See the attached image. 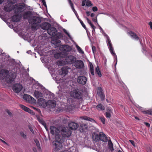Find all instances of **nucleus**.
<instances>
[{
	"label": "nucleus",
	"instance_id": "nucleus-1",
	"mask_svg": "<svg viewBox=\"0 0 152 152\" xmlns=\"http://www.w3.org/2000/svg\"><path fill=\"white\" fill-rule=\"evenodd\" d=\"M72 132L68 128H63L59 134V139L58 141L53 142V145L55 147L54 151L58 150L62 146V143L64 141V138L69 137L71 135Z\"/></svg>",
	"mask_w": 152,
	"mask_h": 152
},
{
	"label": "nucleus",
	"instance_id": "nucleus-2",
	"mask_svg": "<svg viewBox=\"0 0 152 152\" xmlns=\"http://www.w3.org/2000/svg\"><path fill=\"white\" fill-rule=\"evenodd\" d=\"M16 77L15 73H9L8 70L2 69L0 71V79L3 80L5 78L6 81L7 83H12Z\"/></svg>",
	"mask_w": 152,
	"mask_h": 152
},
{
	"label": "nucleus",
	"instance_id": "nucleus-3",
	"mask_svg": "<svg viewBox=\"0 0 152 152\" xmlns=\"http://www.w3.org/2000/svg\"><path fill=\"white\" fill-rule=\"evenodd\" d=\"M41 19L38 16H33L29 20V22L31 24V28L34 30H37L39 27Z\"/></svg>",
	"mask_w": 152,
	"mask_h": 152
},
{
	"label": "nucleus",
	"instance_id": "nucleus-4",
	"mask_svg": "<svg viewBox=\"0 0 152 152\" xmlns=\"http://www.w3.org/2000/svg\"><path fill=\"white\" fill-rule=\"evenodd\" d=\"M93 139L96 141L101 140L106 142L108 141V139L106 135L103 132H101L99 134H95L92 136Z\"/></svg>",
	"mask_w": 152,
	"mask_h": 152
},
{
	"label": "nucleus",
	"instance_id": "nucleus-5",
	"mask_svg": "<svg viewBox=\"0 0 152 152\" xmlns=\"http://www.w3.org/2000/svg\"><path fill=\"white\" fill-rule=\"evenodd\" d=\"M13 10L15 13L19 14L25 10L26 8V6L24 3L16 4L13 5Z\"/></svg>",
	"mask_w": 152,
	"mask_h": 152
},
{
	"label": "nucleus",
	"instance_id": "nucleus-6",
	"mask_svg": "<svg viewBox=\"0 0 152 152\" xmlns=\"http://www.w3.org/2000/svg\"><path fill=\"white\" fill-rule=\"evenodd\" d=\"M50 129L51 134L55 136V140L53 142L58 141L59 139L60 130L57 128L53 126H50Z\"/></svg>",
	"mask_w": 152,
	"mask_h": 152
},
{
	"label": "nucleus",
	"instance_id": "nucleus-7",
	"mask_svg": "<svg viewBox=\"0 0 152 152\" xmlns=\"http://www.w3.org/2000/svg\"><path fill=\"white\" fill-rule=\"evenodd\" d=\"M48 34L50 36H54L55 37H58V38H61L62 36L61 34H58V36H57L58 34H56L57 31L55 28L53 27H50L47 31Z\"/></svg>",
	"mask_w": 152,
	"mask_h": 152
},
{
	"label": "nucleus",
	"instance_id": "nucleus-8",
	"mask_svg": "<svg viewBox=\"0 0 152 152\" xmlns=\"http://www.w3.org/2000/svg\"><path fill=\"white\" fill-rule=\"evenodd\" d=\"M70 95L71 97L77 99H80L82 97L81 92L76 90L71 91L70 92Z\"/></svg>",
	"mask_w": 152,
	"mask_h": 152
},
{
	"label": "nucleus",
	"instance_id": "nucleus-9",
	"mask_svg": "<svg viewBox=\"0 0 152 152\" xmlns=\"http://www.w3.org/2000/svg\"><path fill=\"white\" fill-rule=\"evenodd\" d=\"M23 98L29 103L32 104H34L36 103V100L35 99L30 95L24 94L23 96Z\"/></svg>",
	"mask_w": 152,
	"mask_h": 152
},
{
	"label": "nucleus",
	"instance_id": "nucleus-10",
	"mask_svg": "<svg viewBox=\"0 0 152 152\" xmlns=\"http://www.w3.org/2000/svg\"><path fill=\"white\" fill-rule=\"evenodd\" d=\"M87 78L83 76H78L77 78V81L79 84L84 85L86 82Z\"/></svg>",
	"mask_w": 152,
	"mask_h": 152
},
{
	"label": "nucleus",
	"instance_id": "nucleus-11",
	"mask_svg": "<svg viewBox=\"0 0 152 152\" xmlns=\"http://www.w3.org/2000/svg\"><path fill=\"white\" fill-rule=\"evenodd\" d=\"M60 50L65 52L70 51L72 49L71 47L68 45H61L59 47Z\"/></svg>",
	"mask_w": 152,
	"mask_h": 152
},
{
	"label": "nucleus",
	"instance_id": "nucleus-12",
	"mask_svg": "<svg viewBox=\"0 0 152 152\" xmlns=\"http://www.w3.org/2000/svg\"><path fill=\"white\" fill-rule=\"evenodd\" d=\"M22 86L21 84H16L13 85L12 88L15 92L18 93L22 90Z\"/></svg>",
	"mask_w": 152,
	"mask_h": 152
},
{
	"label": "nucleus",
	"instance_id": "nucleus-13",
	"mask_svg": "<svg viewBox=\"0 0 152 152\" xmlns=\"http://www.w3.org/2000/svg\"><path fill=\"white\" fill-rule=\"evenodd\" d=\"M68 126L70 129L73 130H75L78 128L79 125L76 123L71 122L69 124Z\"/></svg>",
	"mask_w": 152,
	"mask_h": 152
},
{
	"label": "nucleus",
	"instance_id": "nucleus-14",
	"mask_svg": "<svg viewBox=\"0 0 152 152\" xmlns=\"http://www.w3.org/2000/svg\"><path fill=\"white\" fill-rule=\"evenodd\" d=\"M76 58L73 56H69L66 57V62L69 64H72L76 60Z\"/></svg>",
	"mask_w": 152,
	"mask_h": 152
},
{
	"label": "nucleus",
	"instance_id": "nucleus-15",
	"mask_svg": "<svg viewBox=\"0 0 152 152\" xmlns=\"http://www.w3.org/2000/svg\"><path fill=\"white\" fill-rule=\"evenodd\" d=\"M46 105L48 107L53 108L56 106V102L54 100H49L46 103Z\"/></svg>",
	"mask_w": 152,
	"mask_h": 152
},
{
	"label": "nucleus",
	"instance_id": "nucleus-16",
	"mask_svg": "<svg viewBox=\"0 0 152 152\" xmlns=\"http://www.w3.org/2000/svg\"><path fill=\"white\" fill-rule=\"evenodd\" d=\"M74 65L77 68L81 69L83 67L84 64L82 61L77 60L75 61Z\"/></svg>",
	"mask_w": 152,
	"mask_h": 152
},
{
	"label": "nucleus",
	"instance_id": "nucleus-17",
	"mask_svg": "<svg viewBox=\"0 0 152 152\" xmlns=\"http://www.w3.org/2000/svg\"><path fill=\"white\" fill-rule=\"evenodd\" d=\"M41 28L44 30H47V31L50 27V24L48 23H42L40 25Z\"/></svg>",
	"mask_w": 152,
	"mask_h": 152
},
{
	"label": "nucleus",
	"instance_id": "nucleus-18",
	"mask_svg": "<svg viewBox=\"0 0 152 152\" xmlns=\"http://www.w3.org/2000/svg\"><path fill=\"white\" fill-rule=\"evenodd\" d=\"M107 43L109 47V49L111 53L113 55H115V53L113 52V47H112V45L111 43L110 40L108 36L107 37Z\"/></svg>",
	"mask_w": 152,
	"mask_h": 152
},
{
	"label": "nucleus",
	"instance_id": "nucleus-19",
	"mask_svg": "<svg viewBox=\"0 0 152 152\" xmlns=\"http://www.w3.org/2000/svg\"><path fill=\"white\" fill-rule=\"evenodd\" d=\"M87 127L88 126L86 124H81L80 125L79 130L81 132H85L86 130Z\"/></svg>",
	"mask_w": 152,
	"mask_h": 152
},
{
	"label": "nucleus",
	"instance_id": "nucleus-20",
	"mask_svg": "<svg viewBox=\"0 0 152 152\" xmlns=\"http://www.w3.org/2000/svg\"><path fill=\"white\" fill-rule=\"evenodd\" d=\"M21 17V15H14L12 17V20L14 22H17L20 20Z\"/></svg>",
	"mask_w": 152,
	"mask_h": 152
},
{
	"label": "nucleus",
	"instance_id": "nucleus-21",
	"mask_svg": "<svg viewBox=\"0 0 152 152\" xmlns=\"http://www.w3.org/2000/svg\"><path fill=\"white\" fill-rule=\"evenodd\" d=\"M20 106L22 108V109L24 111L27 112L28 113L31 114H32L33 113V111L31 110L30 109L27 107L22 104L20 105Z\"/></svg>",
	"mask_w": 152,
	"mask_h": 152
},
{
	"label": "nucleus",
	"instance_id": "nucleus-22",
	"mask_svg": "<svg viewBox=\"0 0 152 152\" xmlns=\"http://www.w3.org/2000/svg\"><path fill=\"white\" fill-rule=\"evenodd\" d=\"M70 69V68L66 66L62 67L61 69V70L63 75H64L65 76L67 74L68 72V70Z\"/></svg>",
	"mask_w": 152,
	"mask_h": 152
},
{
	"label": "nucleus",
	"instance_id": "nucleus-23",
	"mask_svg": "<svg viewBox=\"0 0 152 152\" xmlns=\"http://www.w3.org/2000/svg\"><path fill=\"white\" fill-rule=\"evenodd\" d=\"M34 95L36 98H39L43 96V94L38 91H35Z\"/></svg>",
	"mask_w": 152,
	"mask_h": 152
},
{
	"label": "nucleus",
	"instance_id": "nucleus-24",
	"mask_svg": "<svg viewBox=\"0 0 152 152\" xmlns=\"http://www.w3.org/2000/svg\"><path fill=\"white\" fill-rule=\"evenodd\" d=\"M38 103L39 105L42 106L44 105L45 104H46L45 100L43 99L42 98H41L38 99Z\"/></svg>",
	"mask_w": 152,
	"mask_h": 152
},
{
	"label": "nucleus",
	"instance_id": "nucleus-25",
	"mask_svg": "<svg viewBox=\"0 0 152 152\" xmlns=\"http://www.w3.org/2000/svg\"><path fill=\"white\" fill-rule=\"evenodd\" d=\"M37 120L40 123L42 124L44 126L46 125L45 121L43 120L42 118H40L38 115H37L36 116Z\"/></svg>",
	"mask_w": 152,
	"mask_h": 152
},
{
	"label": "nucleus",
	"instance_id": "nucleus-26",
	"mask_svg": "<svg viewBox=\"0 0 152 152\" xmlns=\"http://www.w3.org/2000/svg\"><path fill=\"white\" fill-rule=\"evenodd\" d=\"M31 14V12L30 11H28L25 12L23 13V17L24 19H27L29 17Z\"/></svg>",
	"mask_w": 152,
	"mask_h": 152
},
{
	"label": "nucleus",
	"instance_id": "nucleus-27",
	"mask_svg": "<svg viewBox=\"0 0 152 152\" xmlns=\"http://www.w3.org/2000/svg\"><path fill=\"white\" fill-rule=\"evenodd\" d=\"M75 106L74 104H72L67 106L66 108V111L69 112L73 110L75 107Z\"/></svg>",
	"mask_w": 152,
	"mask_h": 152
},
{
	"label": "nucleus",
	"instance_id": "nucleus-28",
	"mask_svg": "<svg viewBox=\"0 0 152 152\" xmlns=\"http://www.w3.org/2000/svg\"><path fill=\"white\" fill-rule=\"evenodd\" d=\"M129 34L130 35V36L136 40L138 39V37L132 31H130L129 32Z\"/></svg>",
	"mask_w": 152,
	"mask_h": 152
},
{
	"label": "nucleus",
	"instance_id": "nucleus-29",
	"mask_svg": "<svg viewBox=\"0 0 152 152\" xmlns=\"http://www.w3.org/2000/svg\"><path fill=\"white\" fill-rule=\"evenodd\" d=\"M13 5L11 6H10L9 5H6L4 6V10L7 12L10 11L12 9H13Z\"/></svg>",
	"mask_w": 152,
	"mask_h": 152
},
{
	"label": "nucleus",
	"instance_id": "nucleus-30",
	"mask_svg": "<svg viewBox=\"0 0 152 152\" xmlns=\"http://www.w3.org/2000/svg\"><path fill=\"white\" fill-rule=\"evenodd\" d=\"M53 44H54L56 46L58 47L61 41L58 39H56L55 40H53L51 42Z\"/></svg>",
	"mask_w": 152,
	"mask_h": 152
},
{
	"label": "nucleus",
	"instance_id": "nucleus-31",
	"mask_svg": "<svg viewBox=\"0 0 152 152\" xmlns=\"http://www.w3.org/2000/svg\"><path fill=\"white\" fill-rule=\"evenodd\" d=\"M114 110L111 107H107L106 109V114H111L114 113Z\"/></svg>",
	"mask_w": 152,
	"mask_h": 152
},
{
	"label": "nucleus",
	"instance_id": "nucleus-32",
	"mask_svg": "<svg viewBox=\"0 0 152 152\" xmlns=\"http://www.w3.org/2000/svg\"><path fill=\"white\" fill-rule=\"evenodd\" d=\"M81 118L82 119H84L85 120H87V121H90L92 122H95V121L94 120L91 118H90L89 117H88L86 116H84L83 117H81Z\"/></svg>",
	"mask_w": 152,
	"mask_h": 152
},
{
	"label": "nucleus",
	"instance_id": "nucleus-33",
	"mask_svg": "<svg viewBox=\"0 0 152 152\" xmlns=\"http://www.w3.org/2000/svg\"><path fill=\"white\" fill-rule=\"evenodd\" d=\"M96 108L99 110H104V106L102 104H99L96 107Z\"/></svg>",
	"mask_w": 152,
	"mask_h": 152
},
{
	"label": "nucleus",
	"instance_id": "nucleus-34",
	"mask_svg": "<svg viewBox=\"0 0 152 152\" xmlns=\"http://www.w3.org/2000/svg\"><path fill=\"white\" fill-rule=\"evenodd\" d=\"M95 73L96 74H97L98 75L99 77H101L102 76V74H101L99 68V67L98 66L95 69Z\"/></svg>",
	"mask_w": 152,
	"mask_h": 152
},
{
	"label": "nucleus",
	"instance_id": "nucleus-35",
	"mask_svg": "<svg viewBox=\"0 0 152 152\" xmlns=\"http://www.w3.org/2000/svg\"><path fill=\"white\" fill-rule=\"evenodd\" d=\"M97 93L99 96L101 95V94L103 93V91L101 88L100 87L98 88V89L97 90Z\"/></svg>",
	"mask_w": 152,
	"mask_h": 152
},
{
	"label": "nucleus",
	"instance_id": "nucleus-36",
	"mask_svg": "<svg viewBox=\"0 0 152 152\" xmlns=\"http://www.w3.org/2000/svg\"><path fill=\"white\" fill-rule=\"evenodd\" d=\"M34 140L36 143V145L38 149L39 150H40L41 148L39 141L37 139H34Z\"/></svg>",
	"mask_w": 152,
	"mask_h": 152
},
{
	"label": "nucleus",
	"instance_id": "nucleus-37",
	"mask_svg": "<svg viewBox=\"0 0 152 152\" xmlns=\"http://www.w3.org/2000/svg\"><path fill=\"white\" fill-rule=\"evenodd\" d=\"M76 47L78 51L80 53H84L83 51L80 48L78 45H76Z\"/></svg>",
	"mask_w": 152,
	"mask_h": 152
},
{
	"label": "nucleus",
	"instance_id": "nucleus-38",
	"mask_svg": "<svg viewBox=\"0 0 152 152\" xmlns=\"http://www.w3.org/2000/svg\"><path fill=\"white\" fill-rule=\"evenodd\" d=\"M99 119L101 120L102 123L103 124H105V119L104 117H99Z\"/></svg>",
	"mask_w": 152,
	"mask_h": 152
},
{
	"label": "nucleus",
	"instance_id": "nucleus-39",
	"mask_svg": "<svg viewBox=\"0 0 152 152\" xmlns=\"http://www.w3.org/2000/svg\"><path fill=\"white\" fill-rule=\"evenodd\" d=\"M144 113L146 114H152V109L146 110L144 111Z\"/></svg>",
	"mask_w": 152,
	"mask_h": 152
},
{
	"label": "nucleus",
	"instance_id": "nucleus-40",
	"mask_svg": "<svg viewBox=\"0 0 152 152\" xmlns=\"http://www.w3.org/2000/svg\"><path fill=\"white\" fill-rule=\"evenodd\" d=\"M86 5L88 7H91L92 6L91 2L89 0H88L86 1Z\"/></svg>",
	"mask_w": 152,
	"mask_h": 152
},
{
	"label": "nucleus",
	"instance_id": "nucleus-41",
	"mask_svg": "<svg viewBox=\"0 0 152 152\" xmlns=\"http://www.w3.org/2000/svg\"><path fill=\"white\" fill-rule=\"evenodd\" d=\"M109 149L111 151H112L114 150L113 148V145L112 143L110 144H108Z\"/></svg>",
	"mask_w": 152,
	"mask_h": 152
},
{
	"label": "nucleus",
	"instance_id": "nucleus-42",
	"mask_svg": "<svg viewBox=\"0 0 152 152\" xmlns=\"http://www.w3.org/2000/svg\"><path fill=\"white\" fill-rule=\"evenodd\" d=\"M61 56V54L59 53H57L55 54L54 55V57L55 58H59Z\"/></svg>",
	"mask_w": 152,
	"mask_h": 152
},
{
	"label": "nucleus",
	"instance_id": "nucleus-43",
	"mask_svg": "<svg viewBox=\"0 0 152 152\" xmlns=\"http://www.w3.org/2000/svg\"><path fill=\"white\" fill-rule=\"evenodd\" d=\"M16 0H8L7 2L9 3L13 4L16 2Z\"/></svg>",
	"mask_w": 152,
	"mask_h": 152
},
{
	"label": "nucleus",
	"instance_id": "nucleus-44",
	"mask_svg": "<svg viewBox=\"0 0 152 152\" xmlns=\"http://www.w3.org/2000/svg\"><path fill=\"white\" fill-rule=\"evenodd\" d=\"M99 96L100 97L102 100H104L105 96L103 93L101 94V95H99Z\"/></svg>",
	"mask_w": 152,
	"mask_h": 152
},
{
	"label": "nucleus",
	"instance_id": "nucleus-45",
	"mask_svg": "<svg viewBox=\"0 0 152 152\" xmlns=\"http://www.w3.org/2000/svg\"><path fill=\"white\" fill-rule=\"evenodd\" d=\"M69 3L70 4L71 6L72 7V9L73 10H75V9L74 8L73 4V3H72L71 0H69Z\"/></svg>",
	"mask_w": 152,
	"mask_h": 152
},
{
	"label": "nucleus",
	"instance_id": "nucleus-46",
	"mask_svg": "<svg viewBox=\"0 0 152 152\" xmlns=\"http://www.w3.org/2000/svg\"><path fill=\"white\" fill-rule=\"evenodd\" d=\"M63 31H64L65 33L69 37L71 38V36L70 35L68 32H67V31L65 29H64Z\"/></svg>",
	"mask_w": 152,
	"mask_h": 152
},
{
	"label": "nucleus",
	"instance_id": "nucleus-47",
	"mask_svg": "<svg viewBox=\"0 0 152 152\" xmlns=\"http://www.w3.org/2000/svg\"><path fill=\"white\" fill-rule=\"evenodd\" d=\"M79 21H80L81 24L82 25V26L85 29H86V26L85 25H84V23H83V22L81 20H79Z\"/></svg>",
	"mask_w": 152,
	"mask_h": 152
},
{
	"label": "nucleus",
	"instance_id": "nucleus-48",
	"mask_svg": "<svg viewBox=\"0 0 152 152\" xmlns=\"http://www.w3.org/2000/svg\"><path fill=\"white\" fill-rule=\"evenodd\" d=\"M129 141L134 146H135L136 145L134 142L133 140H129Z\"/></svg>",
	"mask_w": 152,
	"mask_h": 152
},
{
	"label": "nucleus",
	"instance_id": "nucleus-49",
	"mask_svg": "<svg viewBox=\"0 0 152 152\" xmlns=\"http://www.w3.org/2000/svg\"><path fill=\"white\" fill-rule=\"evenodd\" d=\"M86 0H83L82 2V6H84L85 5L86 3Z\"/></svg>",
	"mask_w": 152,
	"mask_h": 152
},
{
	"label": "nucleus",
	"instance_id": "nucleus-50",
	"mask_svg": "<svg viewBox=\"0 0 152 152\" xmlns=\"http://www.w3.org/2000/svg\"><path fill=\"white\" fill-rule=\"evenodd\" d=\"M28 128L31 131V132L32 133V134H34V132L32 128V127H31L30 126H28Z\"/></svg>",
	"mask_w": 152,
	"mask_h": 152
},
{
	"label": "nucleus",
	"instance_id": "nucleus-51",
	"mask_svg": "<svg viewBox=\"0 0 152 152\" xmlns=\"http://www.w3.org/2000/svg\"><path fill=\"white\" fill-rule=\"evenodd\" d=\"M20 133L21 136H22L23 138H26V135L24 134V133L23 132H20Z\"/></svg>",
	"mask_w": 152,
	"mask_h": 152
},
{
	"label": "nucleus",
	"instance_id": "nucleus-52",
	"mask_svg": "<svg viewBox=\"0 0 152 152\" xmlns=\"http://www.w3.org/2000/svg\"><path fill=\"white\" fill-rule=\"evenodd\" d=\"M63 110L61 108H58L57 109V113H60V112L62 111Z\"/></svg>",
	"mask_w": 152,
	"mask_h": 152
},
{
	"label": "nucleus",
	"instance_id": "nucleus-53",
	"mask_svg": "<svg viewBox=\"0 0 152 152\" xmlns=\"http://www.w3.org/2000/svg\"><path fill=\"white\" fill-rule=\"evenodd\" d=\"M97 8L96 7H93L92 8V10L94 12L97 11Z\"/></svg>",
	"mask_w": 152,
	"mask_h": 152
},
{
	"label": "nucleus",
	"instance_id": "nucleus-54",
	"mask_svg": "<svg viewBox=\"0 0 152 152\" xmlns=\"http://www.w3.org/2000/svg\"><path fill=\"white\" fill-rule=\"evenodd\" d=\"M86 20L87 21L88 23L91 25L92 24L91 21L89 20V19L87 18H86Z\"/></svg>",
	"mask_w": 152,
	"mask_h": 152
},
{
	"label": "nucleus",
	"instance_id": "nucleus-55",
	"mask_svg": "<svg viewBox=\"0 0 152 152\" xmlns=\"http://www.w3.org/2000/svg\"><path fill=\"white\" fill-rule=\"evenodd\" d=\"M90 72L91 74L93 75H94V69H90Z\"/></svg>",
	"mask_w": 152,
	"mask_h": 152
},
{
	"label": "nucleus",
	"instance_id": "nucleus-56",
	"mask_svg": "<svg viewBox=\"0 0 152 152\" xmlns=\"http://www.w3.org/2000/svg\"><path fill=\"white\" fill-rule=\"evenodd\" d=\"M144 123L148 127H150V124L148 123L144 122Z\"/></svg>",
	"mask_w": 152,
	"mask_h": 152
},
{
	"label": "nucleus",
	"instance_id": "nucleus-57",
	"mask_svg": "<svg viewBox=\"0 0 152 152\" xmlns=\"http://www.w3.org/2000/svg\"><path fill=\"white\" fill-rule=\"evenodd\" d=\"M42 1V2L43 4L45 7H46L47 6H46V2H45V0H41Z\"/></svg>",
	"mask_w": 152,
	"mask_h": 152
},
{
	"label": "nucleus",
	"instance_id": "nucleus-58",
	"mask_svg": "<svg viewBox=\"0 0 152 152\" xmlns=\"http://www.w3.org/2000/svg\"><path fill=\"white\" fill-rule=\"evenodd\" d=\"M92 50L94 53V52H95V50H96V48L94 46H92Z\"/></svg>",
	"mask_w": 152,
	"mask_h": 152
},
{
	"label": "nucleus",
	"instance_id": "nucleus-59",
	"mask_svg": "<svg viewBox=\"0 0 152 152\" xmlns=\"http://www.w3.org/2000/svg\"><path fill=\"white\" fill-rule=\"evenodd\" d=\"M90 69H93V66L91 63H90Z\"/></svg>",
	"mask_w": 152,
	"mask_h": 152
},
{
	"label": "nucleus",
	"instance_id": "nucleus-60",
	"mask_svg": "<svg viewBox=\"0 0 152 152\" xmlns=\"http://www.w3.org/2000/svg\"><path fill=\"white\" fill-rule=\"evenodd\" d=\"M90 26L93 29V31H95V26L94 25H93L92 24Z\"/></svg>",
	"mask_w": 152,
	"mask_h": 152
},
{
	"label": "nucleus",
	"instance_id": "nucleus-61",
	"mask_svg": "<svg viewBox=\"0 0 152 152\" xmlns=\"http://www.w3.org/2000/svg\"><path fill=\"white\" fill-rule=\"evenodd\" d=\"M149 25L150 26V28L152 29V22H150L149 23Z\"/></svg>",
	"mask_w": 152,
	"mask_h": 152
},
{
	"label": "nucleus",
	"instance_id": "nucleus-62",
	"mask_svg": "<svg viewBox=\"0 0 152 152\" xmlns=\"http://www.w3.org/2000/svg\"><path fill=\"white\" fill-rule=\"evenodd\" d=\"M6 111L8 114H11V113H10L9 110H6Z\"/></svg>",
	"mask_w": 152,
	"mask_h": 152
},
{
	"label": "nucleus",
	"instance_id": "nucleus-63",
	"mask_svg": "<svg viewBox=\"0 0 152 152\" xmlns=\"http://www.w3.org/2000/svg\"><path fill=\"white\" fill-rule=\"evenodd\" d=\"M0 140L1 141V142H2L3 143L6 144H7V143L5 141H4V140H1V139H0Z\"/></svg>",
	"mask_w": 152,
	"mask_h": 152
},
{
	"label": "nucleus",
	"instance_id": "nucleus-64",
	"mask_svg": "<svg viewBox=\"0 0 152 152\" xmlns=\"http://www.w3.org/2000/svg\"><path fill=\"white\" fill-rule=\"evenodd\" d=\"M92 20L94 22H97V20L96 19L93 18L92 19Z\"/></svg>",
	"mask_w": 152,
	"mask_h": 152
}]
</instances>
